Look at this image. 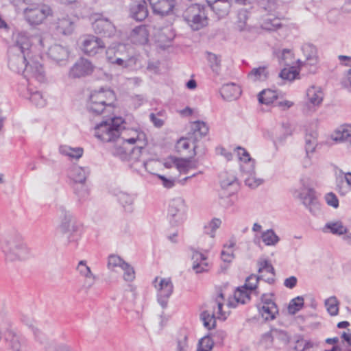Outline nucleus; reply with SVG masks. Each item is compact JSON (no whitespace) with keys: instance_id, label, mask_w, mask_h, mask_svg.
<instances>
[{"instance_id":"obj_59","label":"nucleus","mask_w":351,"mask_h":351,"mask_svg":"<svg viewBox=\"0 0 351 351\" xmlns=\"http://www.w3.org/2000/svg\"><path fill=\"white\" fill-rule=\"evenodd\" d=\"M122 269L124 271L123 278L125 281H132L135 278L134 270L128 263H125L123 265Z\"/></svg>"},{"instance_id":"obj_46","label":"nucleus","mask_w":351,"mask_h":351,"mask_svg":"<svg viewBox=\"0 0 351 351\" xmlns=\"http://www.w3.org/2000/svg\"><path fill=\"white\" fill-rule=\"evenodd\" d=\"M221 221L219 218H214L208 221L204 226V232L205 234H208L210 237L214 238L215 236V231L220 227Z\"/></svg>"},{"instance_id":"obj_21","label":"nucleus","mask_w":351,"mask_h":351,"mask_svg":"<svg viewBox=\"0 0 351 351\" xmlns=\"http://www.w3.org/2000/svg\"><path fill=\"white\" fill-rule=\"evenodd\" d=\"M93 27L97 34H101L107 37L114 36L116 32L115 26L107 19H96Z\"/></svg>"},{"instance_id":"obj_61","label":"nucleus","mask_w":351,"mask_h":351,"mask_svg":"<svg viewBox=\"0 0 351 351\" xmlns=\"http://www.w3.org/2000/svg\"><path fill=\"white\" fill-rule=\"evenodd\" d=\"M174 164L180 173H187L189 159L176 158L174 161Z\"/></svg>"},{"instance_id":"obj_24","label":"nucleus","mask_w":351,"mask_h":351,"mask_svg":"<svg viewBox=\"0 0 351 351\" xmlns=\"http://www.w3.org/2000/svg\"><path fill=\"white\" fill-rule=\"evenodd\" d=\"M175 36V32L171 27L162 28L158 34L157 38L159 46L162 49L169 47Z\"/></svg>"},{"instance_id":"obj_3","label":"nucleus","mask_w":351,"mask_h":351,"mask_svg":"<svg viewBox=\"0 0 351 351\" xmlns=\"http://www.w3.org/2000/svg\"><path fill=\"white\" fill-rule=\"evenodd\" d=\"M116 95L114 91L101 88L90 93L86 108L91 117L106 118L113 113Z\"/></svg>"},{"instance_id":"obj_62","label":"nucleus","mask_w":351,"mask_h":351,"mask_svg":"<svg viewBox=\"0 0 351 351\" xmlns=\"http://www.w3.org/2000/svg\"><path fill=\"white\" fill-rule=\"evenodd\" d=\"M9 346L12 351H25L19 338L15 335H12L10 339Z\"/></svg>"},{"instance_id":"obj_28","label":"nucleus","mask_w":351,"mask_h":351,"mask_svg":"<svg viewBox=\"0 0 351 351\" xmlns=\"http://www.w3.org/2000/svg\"><path fill=\"white\" fill-rule=\"evenodd\" d=\"M173 1H154L151 3L153 11L155 14L165 16L169 14L174 8Z\"/></svg>"},{"instance_id":"obj_52","label":"nucleus","mask_w":351,"mask_h":351,"mask_svg":"<svg viewBox=\"0 0 351 351\" xmlns=\"http://www.w3.org/2000/svg\"><path fill=\"white\" fill-rule=\"evenodd\" d=\"M264 277V275H261V277L255 274L250 275L246 278L245 282L243 285V288L248 289L251 291L255 290L257 287V285L258 283L260 278H263Z\"/></svg>"},{"instance_id":"obj_60","label":"nucleus","mask_w":351,"mask_h":351,"mask_svg":"<svg viewBox=\"0 0 351 351\" xmlns=\"http://www.w3.org/2000/svg\"><path fill=\"white\" fill-rule=\"evenodd\" d=\"M29 327L31 328L35 339L38 341L41 344H45L47 339L45 335L40 331L39 328H38L35 325L31 324L29 325Z\"/></svg>"},{"instance_id":"obj_11","label":"nucleus","mask_w":351,"mask_h":351,"mask_svg":"<svg viewBox=\"0 0 351 351\" xmlns=\"http://www.w3.org/2000/svg\"><path fill=\"white\" fill-rule=\"evenodd\" d=\"M32 59V56L19 51V48L10 47L8 49V66L18 73H23Z\"/></svg>"},{"instance_id":"obj_58","label":"nucleus","mask_w":351,"mask_h":351,"mask_svg":"<svg viewBox=\"0 0 351 351\" xmlns=\"http://www.w3.org/2000/svg\"><path fill=\"white\" fill-rule=\"evenodd\" d=\"M214 344V340L210 337L206 336L202 338L199 341L198 350H202L204 351H210Z\"/></svg>"},{"instance_id":"obj_17","label":"nucleus","mask_w":351,"mask_h":351,"mask_svg":"<svg viewBox=\"0 0 351 351\" xmlns=\"http://www.w3.org/2000/svg\"><path fill=\"white\" fill-rule=\"evenodd\" d=\"M305 60H298V67L300 70L304 69L308 65L315 66L317 63V52L316 47L310 43H305L302 47Z\"/></svg>"},{"instance_id":"obj_37","label":"nucleus","mask_w":351,"mask_h":351,"mask_svg":"<svg viewBox=\"0 0 351 351\" xmlns=\"http://www.w3.org/2000/svg\"><path fill=\"white\" fill-rule=\"evenodd\" d=\"M60 152L71 158L79 159L83 155V149L82 147L73 148L68 145H61L59 148Z\"/></svg>"},{"instance_id":"obj_33","label":"nucleus","mask_w":351,"mask_h":351,"mask_svg":"<svg viewBox=\"0 0 351 351\" xmlns=\"http://www.w3.org/2000/svg\"><path fill=\"white\" fill-rule=\"evenodd\" d=\"M269 73L267 67L259 66L254 68L247 75V77L252 82H263L268 78Z\"/></svg>"},{"instance_id":"obj_22","label":"nucleus","mask_w":351,"mask_h":351,"mask_svg":"<svg viewBox=\"0 0 351 351\" xmlns=\"http://www.w3.org/2000/svg\"><path fill=\"white\" fill-rule=\"evenodd\" d=\"M131 41L136 45H145L149 40V31L145 25H139L132 29L130 34Z\"/></svg>"},{"instance_id":"obj_26","label":"nucleus","mask_w":351,"mask_h":351,"mask_svg":"<svg viewBox=\"0 0 351 351\" xmlns=\"http://www.w3.org/2000/svg\"><path fill=\"white\" fill-rule=\"evenodd\" d=\"M206 8L213 10L219 17H223L229 12L230 1H206Z\"/></svg>"},{"instance_id":"obj_36","label":"nucleus","mask_w":351,"mask_h":351,"mask_svg":"<svg viewBox=\"0 0 351 351\" xmlns=\"http://www.w3.org/2000/svg\"><path fill=\"white\" fill-rule=\"evenodd\" d=\"M258 273L267 272L271 274V276H269L267 278H265V281L269 284H272L274 282L275 279V270L271 264L267 260L258 262Z\"/></svg>"},{"instance_id":"obj_57","label":"nucleus","mask_w":351,"mask_h":351,"mask_svg":"<svg viewBox=\"0 0 351 351\" xmlns=\"http://www.w3.org/2000/svg\"><path fill=\"white\" fill-rule=\"evenodd\" d=\"M124 262L119 256L116 255H110L108 257V267L110 269H114L117 267H119L122 269Z\"/></svg>"},{"instance_id":"obj_5","label":"nucleus","mask_w":351,"mask_h":351,"mask_svg":"<svg viewBox=\"0 0 351 351\" xmlns=\"http://www.w3.org/2000/svg\"><path fill=\"white\" fill-rule=\"evenodd\" d=\"M58 211L60 219L59 228L65 239L64 243L66 245L76 247L77 241L80 237L78 234L79 224L71 212L68 210L65 206H60Z\"/></svg>"},{"instance_id":"obj_64","label":"nucleus","mask_w":351,"mask_h":351,"mask_svg":"<svg viewBox=\"0 0 351 351\" xmlns=\"http://www.w3.org/2000/svg\"><path fill=\"white\" fill-rule=\"evenodd\" d=\"M260 8L265 12L271 13L276 10L277 5L276 1H261Z\"/></svg>"},{"instance_id":"obj_48","label":"nucleus","mask_w":351,"mask_h":351,"mask_svg":"<svg viewBox=\"0 0 351 351\" xmlns=\"http://www.w3.org/2000/svg\"><path fill=\"white\" fill-rule=\"evenodd\" d=\"M250 293L248 289H244L243 286L239 287L234 292L235 300L241 304H245L250 300Z\"/></svg>"},{"instance_id":"obj_42","label":"nucleus","mask_w":351,"mask_h":351,"mask_svg":"<svg viewBox=\"0 0 351 351\" xmlns=\"http://www.w3.org/2000/svg\"><path fill=\"white\" fill-rule=\"evenodd\" d=\"M73 189L79 202H83L88 198L89 190L85 182L74 183Z\"/></svg>"},{"instance_id":"obj_53","label":"nucleus","mask_w":351,"mask_h":351,"mask_svg":"<svg viewBox=\"0 0 351 351\" xmlns=\"http://www.w3.org/2000/svg\"><path fill=\"white\" fill-rule=\"evenodd\" d=\"M298 75H299V73L293 66L288 68V69L285 68L279 73V76L282 79L287 80L289 81H292V80H295Z\"/></svg>"},{"instance_id":"obj_43","label":"nucleus","mask_w":351,"mask_h":351,"mask_svg":"<svg viewBox=\"0 0 351 351\" xmlns=\"http://www.w3.org/2000/svg\"><path fill=\"white\" fill-rule=\"evenodd\" d=\"M261 238L266 245H276L280 241L279 237L272 229L264 231L262 233Z\"/></svg>"},{"instance_id":"obj_12","label":"nucleus","mask_w":351,"mask_h":351,"mask_svg":"<svg viewBox=\"0 0 351 351\" xmlns=\"http://www.w3.org/2000/svg\"><path fill=\"white\" fill-rule=\"evenodd\" d=\"M259 314L265 321H271L278 314V308L274 301L273 293H264L261 297V302L257 304Z\"/></svg>"},{"instance_id":"obj_35","label":"nucleus","mask_w":351,"mask_h":351,"mask_svg":"<svg viewBox=\"0 0 351 351\" xmlns=\"http://www.w3.org/2000/svg\"><path fill=\"white\" fill-rule=\"evenodd\" d=\"M117 199L126 212H132L134 203L133 196L125 192L121 191L117 194Z\"/></svg>"},{"instance_id":"obj_45","label":"nucleus","mask_w":351,"mask_h":351,"mask_svg":"<svg viewBox=\"0 0 351 351\" xmlns=\"http://www.w3.org/2000/svg\"><path fill=\"white\" fill-rule=\"evenodd\" d=\"M338 58L342 64L350 67L343 81V84L344 86L351 92V56L340 55L338 56Z\"/></svg>"},{"instance_id":"obj_16","label":"nucleus","mask_w":351,"mask_h":351,"mask_svg":"<svg viewBox=\"0 0 351 351\" xmlns=\"http://www.w3.org/2000/svg\"><path fill=\"white\" fill-rule=\"evenodd\" d=\"M23 75L27 81L36 80L39 82L45 81V73L41 64L31 59Z\"/></svg>"},{"instance_id":"obj_18","label":"nucleus","mask_w":351,"mask_h":351,"mask_svg":"<svg viewBox=\"0 0 351 351\" xmlns=\"http://www.w3.org/2000/svg\"><path fill=\"white\" fill-rule=\"evenodd\" d=\"M49 57L60 65H65L69 56V51L66 47L55 44L49 48Z\"/></svg>"},{"instance_id":"obj_41","label":"nucleus","mask_w":351,"mask_h":351,"mask_svg":"<svg viewBox=\"0 0 351 351\" xmlns=\"http://www.w3.org/2000/svg\"><path fill=\"white\" fill-rule=\"evenodd\" d=\"M277 97L276 93L270 89L263 90L258 95V101L265 105L273 103Z\"/></svg>"},{"instance_id":"obj_23","label":"nucleus","mask_w":351,"mask_h":351,"mask_svg":"<svg viewBox=\"0 0 351 351\" xmlns=\"http://www.w3.org/2000/svg\"><path fill=\"white\" fill-rule=\"evenodd\" d=\"M220 93L225 100L232 101L239 97L241 90L239 86L234 84H227L221 87Z\"/></svg>"},{"instance_id":"obj_51","label":"nucleus","mask_w":351,"mask_h":351,"mask_svg":"<svg viewBox=\"0 0 351 351\" xmlns=\"http://www.w3.org/2000/svg\"><path fill=\"white\" fill-rule=\"evenodd\" d=\"M304 305V299L301 296H298L295 298L291 300L290 302L288 311L290 314L294 315L299 311Z\"/></svg>"},{"instance_id":"obj_27","label":"nucleus","mask_w":351,"mask_h":351,"mask_svg":"<svg viewBox=\"0 0 351 351\" xmlns=\"http://www.w3.org/2000/svg\"><path fill=\"white\" fill-rule=\"evenodd\" d=\"M130 16L138 21H142L148 16L147 1H141L138 4L132 5L130 8Z\"/></svg>"},{"instance_id":"obj_39","label":"nucleus","mask_w":351,"mask_h":351,"mask_svg":"<svg viewBox=\"0 0 351 351\" xmlns=\"http://www.w3.org/2000/svg\"><path fill=\"white\" fill-rule=\"evenodd\" d=\"M327 230L333 234L337 235H342L347 232L346 227L343 226L341 221L327 223L324 228V231Z\"/></svg>"},{"instance_id":"obj_19","label":"nucleus","mask_w":351,"mask_h":351,"mask_svg":"<svg viewBox=\"0 0 351 351\" xmlns=\"http://www.w3.org/2000/svg\"><path fill=\"white\" fill-rule=\"evenodd\" d=\"M330 138L337 143H346L351 147V125H342L338 127L331 134Z\"/></svg>"},{"instance_id":"obj_32","label":"nucleus","mask_w":351,"mask_h":351,"mask_svg":"<svg viewBox=\"0 0 351 351\" xmlns=\"http://www.w3.org/2000/svg\"><path fill=\"white\" fill-rule=\"evenodd\" d=\"M317 146V134L312 132L305 136V151L306 158H310V154L315 152Z\"/></svg>"},{"instance_id":"obj_44","label":"nucleus","mask_w":351,"mask_h":351,"mask_svg":"<svg viewBox=\"0 0 351 351\" xmlns=\"http://www.w3.org/2000/svg\"><path fill=\"white\" fill-rule=\"evenodd\" d=\"M261 28L267 31H276L282 27L278 18H267L261 23Z\"/></svg>"},{"instance_id":"obj_50","label":"nucleus","mask_w":351,"mask_h":351,"mask_svg":"<svg viewBox=\"0 0 351 351\" xmlns=\"http://www.w3.org/2000/svg\"><path fill=\"white\" fill-rule=\"evenodd\" d=\"M221 186L223 189H228L230 186H237V180L236 177L232 174L223 173L221 175Z\"/></svg>"},{"instance_id":"obj_10","label":"nucleus","mask_w":351,"mask_h":351,"mask_svg":"<svg viewBox=\"0 0 351 351\" xmlns=\"http://www.w3.org/2000/svg\"><path fill=\"white\" fill-rule=\"evenodd\" d=\"M186 207L182 197L172 199L168 207L167 217L172 226H179L186 219Z\"/></svg>"},{"instance_id":"obj_14","label":"nucleus","mask_w":351,"mask_h":351,"mask_svg":"<svg viewBox=\"0 0 351 351\" xmlns=\"http://www.w3.org/2000/svg\"><path fill=\"white\" fill-rule=\"evenodd\" d=\"M105 47L102 40L93 35L86 36L82 44L83 51L90 56L103 52Z\"/></svg>"},{"instance_id":"obj_20","label":"nucleus","mask_w":351,"mask_h":351,"mask_svg":"<svg viewBox=\"0 0 351 351\" xmlns=\"http://www.w3.org/2000/svg\"><path fill=\"white\" fill-rule=\"evenodd\" d=\"M14 43L10 47L19 48V51L25 54L32 55V41L28 33L25 32H18L14 37Z\"/></svg>"},{"instance_id":"obj_47","label":"nucleus","mask_w":351,"mask_h":351,"mask_svg":"<svg viewBox=\"0 0 351 351\" xmlns=\"http://www.w3.org/2000/svg\"><path fill=\"white\" fill-rule=\"evenodd\" d=\"M24 97L31 101L36 106L43 107L45 106V99L43 98L42 94L38 91L29 92Z\"/></svg>"},{"instance_id":"obj_56","label":"nucleus","mask_w":351,"mask_h":351,"mask_svg":"<svg viewBox=\"0 0 351 351\" xmlns=\"http://www.w3.org/2000/svg\"><path fill=\"white\" fill-rule=\"evenodd\" d=\"M236 150L237 152L239 158L241 160H243L245 162H251L252 171H253L254 167V160L251 158L249 153L244 148H242L241 147H237Z\"/></svg>"},{"instance_id":"obj_8","label":"nucleus","mask_w":351,"mask_h":351,"mask_svg":"<svg viewBox=\"0 0 351 351\" xmlns=\"http://www.w3.org/2000/svg\"><path fill=\"white\" fill-rule=\"evenodd\" d=\"M23 14L25 20L30 25H38L47 16L52 14V10L45 4L30 5L24 9Z\"/></svg>"},{"instance_id":"obj_13","label":"nucleus","mask_w":351,"mask_h":351,"mask_svg":"<svg viewBox=\"0 0 351 351\" xmlns=\"http://www.w3.org/2000/svg\"><path fill=\"white\" fill-rule=\"evenodd\" d=\"M154 284L157 289L158 302L163 308H165L167 306L169 298L173 292V285L171 280L156 277Z\"/></svg>"},{"instance_id":"obj_6","label":"nucleus","mask_w":351,"mask_h":351,"mask_svg":"<svg viewBox=\"0 0 351 351\" xmlns=\"http://www.w3.org/2000/svg\"><path fill=\"white\" fill-rule=\"evenodd\" d=\"M223 294L221 292L215 300L208 303V309L201 313L200 318L205 328L210 330L215 327L216 315H217V318H221L223 316Z\"/></svg>"},{"instance_id":"obj_2","label":"nucleus","mask_w":351,"mask_h":351,"mask_svg":"<svg viewBox=\"0 0 351 351\" xmlns=\"http://www.w3.org/2000/svg\"><path fill=\"white\" fill-rule=\"evenodd\" d=\"M0 249L6 262L25 261L30 258L32 250L23 236L15 230L0 233Z\"/></svg>"},{"instance_id":"obj_55","label":"nucleus","mask_w":351,"mask_h":351,"mask_svg":"<svg viewBox=\"0 0 351 351\" xmlns=\"http://www.w3.org/2000/svg\"><path fill=\"white\" fill-rule=\"evenodd\" d=\"M248 19V12L246 10H241L238 12V21L237 27L239 31L246 29V21Z\"/></svg>"},{"instance_id":"obj_30","label":"nucleus","mask_w":351,"mask_h":351,"mask_svg":"<svg viewBox=\"0 0 351 351\" xmlns=\"http://www.w3.org/2000/svg\"><path fill=\"white\" fill-rule=\"evenodd\" d=\"M192 258L193 260V269L197 274H199L208 270V264L205 262L206 257L203 254L198 252H195L193 254Z\"/></svg>"},{"instance_id":"obj_1","label":"nucleus","mask_w":351,"mask_h":351,"mask_svg":"<svg viewBox=\"0 0 351 351\" xmlns=\"http://www.w3.org/2000/svg\"><path fill=\"white\" fill-rule=\"evenodd\" d=\"M131 136L125 138L121 136L114 142L112 153L123 161L130 163L131 168L140 171L147 168V162L141 159L142 151L147 144L145 134L137 130L131 131Z\"/></svg>"},{"instance_id":"obj_40","label":"nucleus","mask_w":351,"mask_h":351,"mask_svg":"<svg viewBox=\"0 0 351 351\" xmlns=\"http://www.w3.org/2000/svg\"><path fill=\"white\" fill-rule=\"evenodd\" d=\"M265 337L271 339H277L285 344L288 343L290 339L286 331L278 328H271L269 332L265 335Z\"/></svg>"},{"instance_id":"obj_31","label":"nucleus","mask_w":351,"mask_h":351,"mask_svg":"<svg viewBox=\"0 0 351 351\" xmlns=\"http://www.w3.org/2000/svg\"><path fill=\"white\" fill-rule=\"evenodd\" d=\"M56 28L62 34H71L74 29L73 22L68 16H64L58 19Z\"/></svg>"},{"instance_id":"obj_15","label":"nucleus","mask_w":351,"mask_h":351,"mask_svg":"<svg viewBox=\"0 0 351 351\" xmlns=\"http://www.w3.org/2000/svg\"><path fill=\"white\" fill-rule=\"evenodd\" d=\"M94 70L92 63L85 59H79L69 71V77L71 78H80L90 75Z\"/></svg>"},{"instance_id":"obj_25","label":"nucleus","mask_w":351,"mask_h":351,"mask_svg":"<svg viewBox=\"0 0 351 351\" xmlns=\"http://www.w3.org/2000/svg\"><path fill=\"white\" fill-rule=\"evenodd\" d=\"M191 129L193 132L189 134V138H193L194 143L198 140L199 138L205 136L208 132V127L206 123L202 121H196L191 123Z\"/></svg>"},{"instance_id":"obj_49","label":"nucleus","mask_w":351,"mask_h":351,"mask_svg":"<svg viewBox=\"0 0 351 351\" xmlns=\"http://www.w3.org/2000/svg\"><path fill=\"white\" fill-rule=\"evenodd\" d=\"M207 60L213 72L218 74L221 68V58L215 53L208 52Z\"/></svg>"},{"instance_id":"obj_38","label":"nucleus","mask_w":351,"mask_h":351,"mask_svg":"<svg viewBox=\"0 0 351 351\" xmlns=\"http://www.w3.org/2000/svg\"><path fill=\"white\" fill-rule=\"evenodd\" d=\"M306 95L310 103L313 106L319 105L323 100V93L319 88H317L314 86L307 90Z\"/></svg>"},{"instance_id":"obj_4","label":"nucleus","mask_w":351,"mask_h":351,"mask_svg":"<svg viewBox=\"0 0 351 351\" xmlns=\"http://www.w3.org/2000/svg\"><path fill=\"white\" fill-rule=\"evenodd\" d=\"M124 120L121 117H110L95 127V136L103 142H114L122 135Z\"/></svg>"},{"instance_id":"obj_34","label":"nucleus","mask_w":351,"mask_h":351,"mask_svg":"<svg viewBox=\"0 0 351 351\" xmlns=\"http://www.w3.org/2000/svg\"><path fill=\"white\" fill-rule=\"evenodd\" d=\"M76 269L81 276L86 278L88 281V287H90L94 284L95 277L91 272L90 268L86 265V261H80Z\"/></svg>"},{"instance_id":"obj_63","label":"nucleus","mask_w":351,"mask_h":351,"mask_svg":"<svg viewBox=\"0 0 351 351\" xmlns=\"http://www.w3.org/2000/svg\"><path fill=\"white\" fill-rule=\"evenodd\" d=\"M187 339L188 337L186 334L180 335L177 341V348L176 351H188L189 345Z\"/></svg>"},{"instance_id":"obj_9","label":"nucleus","mask_w":351,"mask_h":351,"mask_svg":"<svg viewBox=\"0 0 351 351\" xmlns=\"http://www.w3.org/2000/svg\"><path fill=\"white\" fill-rule=\"evenodd\" d=\"M300 181L302 186L298 191V197L313 215H317L320 210V205L315 197V191L307 186L306 178H301Z\"/></svg>"},{"instance_id":"obj_54","label":"nucleus","mask_w":351,"mask_h":351,"mask_svg":"<svg viewBox=\"0 0 351 351\" xmlns=\"http://www.w3.org/2000/svg\"><path fill=\"white\" fill-rule=\"evenodd\" d=\"M328 312L332 316L337 315L339 311L338 302L335 297H330L325 302Z\"/></svg>"},{"instance_id":"obj_29","label":"nucleus","mask_w":351,"mask_h":351,"mask_svg":"<svg viewBox=\"0 0 351 351\" xmlns=\"http://www.w3.org/2000/svg\"><path fill=\"white\" fill-rule=\"evenodd\" d=\"M90 173L88 167L74 166L70 171V176L75 183L85 182Z\"/></svg>"},{"instance_id":"obj_7","label":"nucleus","mask_w":351,"mask_h":351,"mask_svg":"<svg viewBox=\"0 0 351 351\" xmlns=\"http://www.w3.org/2000/svg\"><path fill=\"white\" fill-rule=\"evenodd\" d=\"M206 7L199 3L193 4L184 14V19L193 31H197L206 26L208 18L205 11Z\"/></svg>"}]
</instances>
